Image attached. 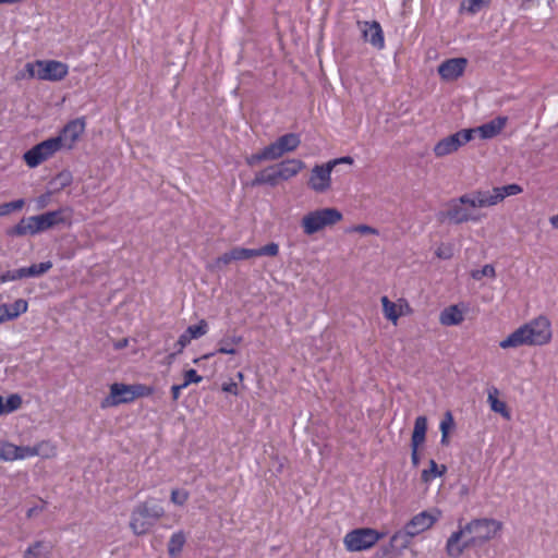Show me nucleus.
<instances>
[{
	"label": "nucleus",
	"instance_id": "1",
	"mask_svg": "<svg viewBox=\"0 0 558 558\" xmlns=\"http://www.w3.org/2000/svg\"><path fill=\"white\" fill-rule=\"evenodd\" d=\"M522 191L521 185L512 183L463 194L448 202L447 209L441 214L440 219H448L457 225L469 221L477 222L482 219V215L477 211L478 208L496 206L506 197L518 195Z\"/></svg>",
	"mask_w": 558,
	"mask_h": 558
},
{
	"label": "nucleus",
	"instance_id": "2",
	"mask_svg": "<svg viewBox=\"0 0 558 558\" xmlns=\"http://www.w3.org/2000/svg\"><path fill=\"white\" fill-rule=\"evenodd\" d=\"M502 526V522L496 519H473L451 533L446 542V553L451 558H459L465 549L481 546L497 537Z\"/></svg>",
	"mask_w": 558,
	"mask_h": 558
},
{
	"label": "nucleus",
	"instance_id": "3",
	"mask_svg": "<svg viewBox=\"0 0 558 558\" xmlns=\"http://www.w3.org/2000/svg\"><path fill=\"white\" fill-rule=\"evenodd\" d=\"M553 339L551 323L545 315H539L519 326L499 342L504 350L520 347H543Z\"/></svg>",
	"mask_w": 558,
	"mask_h": 558
},
{
	"label": "nucleus",
	"instance_id": "4",
	"mask_svg": "<svg viewBox=\"0 0 558 558\" xmlns=\"http://www.w3.org/2000/svg\"><path fill=\"white\" fill-rule=\"evenodd\" d=\"M440 512L438 510H424L411 518L404 525L402 531H397L390 537V546L395 547L400 544L402 549L410 545L411 538L428 531L439 520Z\"/></svg>",
	"mask_w": 558,
	"mask_h": 558
},
{
	"label": "nucleus",
	"instance_id": "5",
	"mask_svg": "<svg viewBox=\"0 0 558 558\" xmlns=\"http://www.w3.org/2000/svg\"><path fill=\"white\" fill-rule=\"evenodd\" d=\"M65 209L48 211L37 216L23 218L12 230L10 235L37 234L52 228L59 223H65L68 219L64 217Z\"/></svg>",
	"mask_w": 558,
	"mask_h": 558
},
{
	"label": "nucleus",
	"instance_id": "6",
	"mask_svg": "<svg viewBox=\"0 0 558 558\" xmlns=\"http://www.w3.org/2000/svg\"><path fill=\"white\" fill-rule=\"evenodd\" d=\"M165 514L163 507L154 499L138 504L131 513L130 529L140 536L146 534Z\"/></svg>",
	"mask_w": 558,
	"mask_h": 558
},
{
	"label": "nucleus",
	"instance_id": "7",
	"mask_svg": "<svg viewBox=\"0 0 558 558\" xmlns=\"http://www.w3.org/2000/svg\"><path fill=\"white\" fill-rule=\"evenodd\" d=\"M340 210L333 207H324L306 213L301 219V228L305 235H313L325 228L332 227L342 220Z\"/></svg>",
	"mask_w": 558,
	"mask_h": 558
},
{
	"label": "nucleus",
	"instance_id": "8",
	"mask_svg": "<svg viewBox=\"0 0 558 558\" xmlns=\"http://www.w3.org/2000/svg\"><path fill=\"white\" fill-rule=\"evenodd\" d=\"M153 392L154 389L151 387L142 384L126 385L114 383L110 386L109 395L101 400L100 407L107 409L122 403H130L136 398L148 397Z\"/></svg>",
	"mask_w": 558,
	"mask_h": 558
},
{
	"label": "nucleus",
	"instance_id": "9",
	"mask_svg": "<svg viewBox=\"0 0 558 558\" xmlns=\"http://www.w3.org/2000/svg\"><path fill=\"white\" fill-rule=\"evenodd\" d=\"M342 163L351 166L353 163V158L344 156L328 160L325 163L315 165L310 172L307 186L317 194L328 192L332 185L331 172L337 166Z\"/></svg>",
	"mask_w": 558,
	"mask_h": 558
},
{
	"label": "nucleus",
	"instance_id": "10",
	"mask_svg": "<svg viewBox=\"0 0 558 558\" xmlns=\"http://www.w3.org/2000/svg\"><path fill=\"white\" fill-rule=\"evenodd\" d=\"M25 70L31 78L40 81L58 82L69 73L68 64L57 60H37L27 62Z\"/></svg>",
	"mask_w": 558,
	"mask_h": 558
},
{
	"label": "nucleus",
	"instance_id": "11",
	"mask_svg": "<svg viewBox=\"0 0 558 558\" xmlns=\"http://www.w3.org/2000/svg\"><path fill=\"white\" fill-rule=\"evenodd\" d=\"M385 536V532H379L372 527H357L344 535L343 545L350 553L366 551Z\"/></svg>",
	"mask_w": 558,
	"mask_h": 558
},
{
	"label": "nucleus",
	"instance_id": "12",
	"mask_svg": "<svg viewBox=\"0 0 558 558\" xmlns=\"http://www.w3.org/2000/svg\"><path fill=\"white\" fill-rule=\"evenodd\" d=\"M61 150L59 141L50 137L24 153L23 159L29 168H36Z\"/></svg>",
	"mask_w": 558,
	"mask_h": 558
},
{
	"label": "nucleus",
	"instance_id": "13",
	"mask_svg": "<svg viewBox=\"0 0 558 558\" xmlns=\"http://www.w3.org/2000/svg\"><path fill=\"white\" fill-rule=\"evenodd\" d=\"M470 141H472V131L463 129L438 141L433 148V153L436 157L441 158L458 151Z\"/></svg>",
	"mask_w": 558,
	"mask_h": 558
},
{
	"label": "nucleus",
	"instance_id": "14",
	"mask_svg": "<svg viewBox=\"0 0 558 558\" xmlns=\"http://www.w3.org/2000/svg\"><path fill=\"white\" fill-rule=\"evenodd\" d=\"M86 129V120L84 117L69 121L59 132L54 140L59 141L60 148L72 149L76 142L84 134Z\"/></svg>",
	"mask_w": 558,
	"mask_h": 558
},
{
	"label": "nucleus",
	"instance_id": "15",
	"mask_svg": "<svg viewBox=\"0 0 558 558\" xmlns=\"http://www.w3.org/2000/svg\"><path fill=\"white\" fill-rule=\"evenodd\" d=\"M301 144V137L296 133H287L279 136L275 142L267 145L270 160H277L283 155L296 150Z\"/></svg>",
	"mask_w": 558,
	"mask_h": 558
},
{
	"label": "nucleus",
	"instance_id": "16",
	"mask_svg": "<svg viewBox=\"0 0 558 558\" xmlns=\"http://www.w3.org/2000/svg\"><path fill=\"white\" fill-rule=\"evenodd\" d=\"M357 27L364 41L377 50L385 48V37L380 24L377 21H359Z\"/></svg>",
	"mask_w": 558,
	"mask_h": 558
},
{
	"label": "nucleus",
	"instance_id": "17",
	"mask_svg": "<svg viewBox=\"0 0 558 558\" xmlns=\"http://www.w3.org/2000/svg\"><path fill=\"white\" fill-rule=\"evenodd\" d=\"M383 313L386 319L391 322L395 326L401 316L409 315L412 313V308L409 302L401 298L397 302H392L388 296H381Z\"/></svg>",
	"mask_w": 558,
	"mask_h": 558
},
{
	"label": "nucleus",
	"instance_id": "18",
	"mask_svg": "<svg viewBox=\"0 0 558 558\" xmlns=\"http://www.w3.org/2000/svg\"><path fill=\"white\" fill-rule=\"evenodd\" d=\"M427 432L426 416H417L414 422V427L411 437V461L413 466L420 464L418 448L425 442Z\"/></svg>",
	"mask_w": 558,
	"mask_h": 558
},
{
	"label": "nucleus",
	"instance_id": "19",
	"mask_svg": "<svg viewBox=\"0 0 558 558\" xmlns=\"http://www.w3.org/2000/svg\"><path fill=\"white\" fill-rule=\"evenodd\" d=\"M468 66V59L451 58L442 61L438 66V74L446 82L457 81L463 75Z\"/></svg>",
	"mask_w": 558,
	"mask_h": 558
},
{
	"label": "nucleus",
	"instance_id": "20",
	"mask_svg": "<svg viewBox=\"0 0 558 558\" xmlns=\"http://www.w3.org/2000/svg\"><path fill=\"white\" fill-rule=\"evenodd\" d=\"M233 262L245 260L252 257L258 256H277L279 253V245L275 242L268 243L259 248H245V247H233L231 250Z\"/></svg>",
	"mask_w": 558,
	"mask_h": 558
},
{
	"label": "nucleus",
	"instance_id": "21",
	"mask_svg": "<svg viewBox=\"0 0 558 558\" xmlns=\"http://www.w3.org/2000/svg\"><path fill=\"white\" fill-rule=\"evenodd\" d=\"M507 122V117L499 116L477 128L466 130L472 131V138L477 134L482 140H490L501 133Z\"/></svg>",
	"mask_w": 558,
	"mask_h": 558
},
{
	"label": "nucleus",
	"instance_id": "22",
	"mask_svg": "<svg viewBox=\"0 0 558 558\" xmlns=\"http://www.w3.org/2000/svg\"><path fill=\"white\" fill-rule=\"evenodd\" d=\"M32 458L31 446H17L9 441L0 442V459L16 461Z\"/></svg>",
	"mask_w": 558,
	"mask_h": 558
},
{
	"label": "nucleus",
	"instance_id": "23",
	"mask_svg": "<svg viewBox=\"0 0 558 558\" xmlns=\"http://www.w3.org/2000/svg\"><path fill=\"white\" fill-rule=\"evenodd\" d=\"M278 171V175L281 181H289L296 177L304 168L305 163L300 159H286L278 163H275Z\"/></svg>",
	"mask_w": 558,
	"mask_h": 558
},
{
	"label": "nucleus",
	"instance_id": "24",
	"mask_svg": "<svg viewBox=\"0 0 558 558\" xmlns=\"http://www.w3.org/2000/svg\"><path fill=\"white\" fill-rule=\"evenodd\" d=\"M466 307L462 305H450L442 310L439 315V323L442 326H457L464 320V312Z\"/></svg>",
	"mask_w": 558,
	"mask_h": 558
},
{
	"label": "nucleus",
	"instance_id": "25",
	"mask_svg": "<svg viewBox=\"0 0 558 558\" xmlns=\"http://www.w3.org/2000/svg\"><path fill=\"white\" fill-rule=\"evenodd\" d=\"M280 181L281 180L278 175L276 166L271 165L255 174V178L252 181V186H257V185L276 186Z\"/></svg>",
	"mask_w": 558,
	"mask_h": 558
},
{
	"label": "nucleus",
	"instance_id": "26",
	"mask_svg": "<svg viewBox=\"0 0 558 558\" xmlns=\"http://www.w3.org/2000/svg\"><path fill=\"white\" fill-rule=\"evenodd\" d=\"M242 340L243 339L241 336H232V337L221 338L218 341V348H217L216 352L207 353L202 359L207 360V359L214 356L216 353L234 355L238 352L235 349V345L240 344L242 342Z\"/></svg>",
	"mask_w": 558,
	"mask_h": 558
},
{
	"label": "nucleus",
	"instance_id": "27",
	"mask_svg": "<svg viewBox=\"0 0 558 558\" xmlns=\"http://www.w3.org/2000/svg\"><path fill=\"white\" fill-rule=\"evenodd\" d=\"M32 458L40 457L41 459H52L57 456V445L48 439L40 440L34 446H31Z\"/></svg>",
	"mask_w": 558,
	"mask_h": 558
},
{
	"label": "nucleus",
	"instance_id": "28",
	"mask_svg": "<svg viewBox=\"0 0 558 558\" xmlns=\"http://www.w3.org/2000/svg\"><path fill=\"white\" fill-rule=\"evenodd\" d=\"M5 322L16 319L28 310V303L24 299H17L12 304H2Z\"/></svg>",
	"mask_w": 558,
	"mask_h": 558
},
{
	"label": "nucleus",
	"instance_id": "29",
	"mask_svg": "<svg viewBox=\"0 0 558 558\" xmlns=\"http://www.w3.org/2000/svg\"><path fill=\"white\" fill-rule=\"evenodd\" d=\"M50 555L51 545L44 541H37L26 548L23 558H50Z\"/></svg>",
	"mask_w": 558,
	"mask_h": 558
},
{
	"label": "nucleus",
	"instance_id": "30",
	"mask_svg": "<svg viewBox=\"0 0 558 558\" xmlns=\"http://www.w3.org/2000/svg\"><path fill=\"white\" fill-rule=\"evenodd\" d=\"M498 395H499V391L497 388H492L488 391L487 401L490 405V409L494 412L501 414L505 418H509L510 413L507 409V404L504 401L498 399Z\"/></svg>",
	"mask_w": 558,
	"mask_h": 558
},
{
	"label": "nucleus",
	"instance_id": "31",
	"mask_svg": "<svg viewBox=\"0 0 558 558\" xmlns=\"http://www.w3.org/2000/svg\"><path fill=\"white\" fill-rule=\"evenodd\" d=\"M52 263L51 262H43L39 264H33L29 267H22L20 268L22 279L23 278H31V277H38L43 274L47 272L49 269H51Z\"/></svg>",
	"mask_w": 558,
	"mask_h": 558
},
{
	"label": "nucleus",
	"instance_id": "32",
	"mask_svg": "<svg viewBox=\"0 0 558 558\" xmlns=\"http://www.w3.org/2000/svg\"><path fill=\"white\" fill-rule=\"evenodd\" d=\"M21 405L22 398L16 393L10 395L5 400L0 396V415L12 413L20 409Z\"/></svg>",
	"mask_w": 558,
	"mask_h": 558
},
{
	"label": "nucleus",
	"instance_id": "33",
	"mask_svg": "<svg viewBox=\"0 0 558 558\" xmlns=\"http://www.w3.org/2000/svg\"><path fill=\"white\" fill-rule=\"evenodd\" d=\"M446 471V465H438L435 460H429V468L422 471L421 477L424 483H430L435 478L442 476Z\"/></svg>",
	"mask_w": 558,
	"mask_h": 558
},
{
	"label": "nucleus",
	"instance_id": "34",
	"mask_svg": "<svg viewBox=\"0 0 558 558\" xmlns=\"http://www.w3.org/2000/svg\"><path fill=\"white\" fill-rule=\"evenodd\" d=\"M454 428V420L453 415L450 411H447L440 421L439 429L441 432V445H448L449 444V434Z\"/></svg>",
	"mask_w": 558,
	"mask_h": 558
},
{
	"label": "nucleus",
	"instance_id": "35",
	"mask_svg": "<svg viewBox=\"0 0 558 558\" xmlns=\"http://www.w3.org/2000/svg\"><path fill=\"white\" fill-rule=\"evenodd\" d=\"M209 330V325L205 319H201L196 325L189 326L185 331L193 340L205 336Z\"/></svg>",
	"mask_w": 558,
	"mask_h": 558
},
{
	"label": "nucleus",
	"instance_id": "36",
	"mask_svg": "<svg viewBox=\"0 0 558 558\" xmlns=\"http://www.w3.org/2000/svg\"><path fill=\"white\" fill-rule=\"evenodd\" d=\"M185 543V536L182 532L174 533L168 544V550L171 556L179 554Z\"/></svg>",
	"mask_w": 558,
	"mask_h": 558
},
{
	"label": "nucleus",
	"instance_id": "37",
	"mask_svg": "<svg viewBox=\"0 0 558 558\" xmlns=\"http://www.w3.org/2000/svg\"><path fill=\"white\" fill-rule=\"evenodd\" d=\"M489 3V0H463L461 3L462 10L469 12V13H476L478 12L484 5H487Z\"/></svg>",
	"mask_w": 558,
	"mask_h": 558
},
{
	"label": "nucleus",
	"instance_id": "38",
	"mask_svg": "<svg viewBox=\"0 0 558 558\" xmlns=\"http://www.w3.org/2000/svg\"><path fill=\"white\" fill-rule=\"evenodd\" d=\"M23 199H16L9 203L0 204V217L10 215L12 211L21 210L24 206Z\"/></svg>",
	"mask_w": 558,
	"mask_h": 558
},
{
	"label": "nucleus",
	"instance_id": "39",
	"mask_svg": "<svg viewBox=\"0 0 558 558\" xmlns=\"http://www.w3.org/2000/svg\"><path fill=\"white\" fill-rule=\"evenodd\" d=\"M270 160V155L267 150V147H264L260 151L253 154L246 158V163L248 166H256L262 161Z\"/></svg>",
	"mask_w": 558,
	"mask_h": 558
},
{
	"label": "nucleus",
	"instance_id": "40",
	"mask_svg": "<svg viewBox=\"0 0 558 558\" xmlns=\"http://www.w3.org/2000/svg\"><path fill=\"white\" fill-rule=\"evenodd\" d=\"M190 494L185 489H172L171 492V502L178 506H183L189 500Z\"/></svg>",
	"mask_w": 558,
	"mask_h": 558
},
{
	"label": "nucleus",
	"instance_id": "41",
	"mask_svg": "<svg viewBox=\"0 0 558 558\" xmlns=\"http://www.w3.org/2000/svg\"><path fill=\"white\" fill-rule=\"evenodd\" d=\"M496 275L495 268L492 265H485L482 269L474 270L472 272V278L475 280H481L483 277H492L494 278Z\"/></svg>",
	"mask_w": 558,
	"mask_h": 558
},
{
	"label": "nucleus",
	"instance_id": "42",
	"mask_svg": "<svg viewBox=\"0 0 558 558\" xmlns=\"http://www.w3.org/2000/svg\"><path fill=\"white\" fill-rule=\"evenodd\" d=\"M183 376L184 381L182 385H184L185 388L191 384H199L203 380V377L193 368L185 371Z\"/></svg>",
	"mask_w": 558,
	"mask_h": 558
},
{
	"label": "nucleus",
	"instance_id": "43",
	"mask_svg": "<svg viewBox=\"0 0 558 558\" xmlns=\"http://www.w3.org/2000/svg\"><path fill=\"white\" fill-rule=\"evenodd\" d=\"M22 279L21 270H7L0 275V284Z\"/></svg>",
	"mask_w": 558,
	"mask_h": 558
},
{
	"label": "nucleus",
	"instance_id": "44",
	"mask_svg": "<svg viewBox=\"0 0 558 558\" xmlns=\"http://www.w3.org/2000/svg\"><path fill=\"white\" fill-rule=\"evenodd\" d=\"M435 255L440 259H450L453 256L452 247L450 245H440L435 251Z\"/></svg>",
	"mask_w": 558,
	"mask_h": 558
},
{
	"label": "nucleus",
	"instance_id": "45",
	"mask_svg": "<svg viewBox=\"0 0 558 558\" xmlns=\"http://www.w3.org/2000/svg\"><path fill=\"white\" fill-rule=\"evenodd\" d=\"M231 250L229 252L223 253L221 256L216 258V260L214 262V267L221 269L223 266L229 265L231 262H233V258H231Z\"/></svg>",
	"mask_w": 558,
	"mask_h": 558
},
{
	"label": "nucleus",
	"instance_id": "46",
	"mask_svg": "<svg viewBox=\"0 0 558 558\" xmlns=\"http://www.w3.org/2000/svg\"><path fill=\"white\" fill-rule=\"evenodd\" d=\"M349 232H359L361 234H374V235L378 234L377 229H375L371 226H367V225H359V226L352 227L351 229H349Z\"/></svg>",
	"mask_w": 558,
	"mask_h": 558
},
{
	"label": "nucleus",
	"instance_id": "47",
	"mask_svg": "<svg viewBox=\"0 0 558 558\" xmlns=\"http://www.w3.org/2000/svg\"><path fill=\"white\" fill-rule=\"evenodd\" d=\"M193 339L190 338V336L187 335L186 331H184L178 339L177 343H175V348H177V353H181L184 348L191 343Z\"/></svg>",
	"mask_w": 558,
	"mask_h": 558
},
{
	"label": "nucleus",
	"instance_id": "48",
	"mask_svg": "<svg viewBox=\"0 0 558 558\" xmlns=\"http://www.w3.org/2000/svg\"><path fill=\"white\" fill-rule=\"evenodd\" d=\"M50 197H51V193L50 192H47L43 195H40L37 199H36V203H37V207L38 208H44L48 205L49 201H50Z\"/></svg>",
	"mask_w": 558,
	"mask_h": 558
},
{
	"label": "nucleus",
	"instance_id": "49",
	"mask_svg": "<svg viewBox=\"0 0 558 558\" xmlns=\"http://www.w3.org/2000/svg\"><path fill=\"white\" fill-rule=\"evenodd\" d=\"M222 390L225 392H229V393H232V395H238V385L233 381H230V383H225L222 385Z\"/></svg>",
	"mask_w": 558,
	"mask_h": 558
},
{
	"label": "nucleus",
	"instance_id": "50",
	"mask_svg": "<svg viewBox=\"0 0 558 558\" xmlns=\"http://www.w3.org/2000/svg\"><path fill=\"white\" fill-rule=\"evenodd\" d=\"M183 389H185V387H184V385H182V384H180V385H173V386L171 387L172 399H173L174 401H177V400L180 398L181 392H182V390H183Z\"/></svg>",
	"mask_w": 558,
	"mask_h": 558
},
{
	"label": "nucleus",
	"instance_id": "51",
	"mask_svg": "<svg viewBox=\"0 0 558 558\" xmlns=\"http://www.w3.org/2000/svg\"><path fill=\"white\" fill-rule=\"evenodd\" d=\"M58 179L61 180V185L64 187L70 184L71 182V174L69 172L60 173L58 175Z\"/></svg>",
	"mask_w": 558,
	"mask_h": 558
},
{
	"label": "nucleus",
	"instance_id": "52",
	"mask_svg": "<svg viewBox=\"0 0 558 558\" xmlns=\"http://www.w3.org/2000/svg\"><path fill=\"white\" fill-rule=\"evenodd\" d=\"M128 343H129V340L126 338H124V339H121L118 342H116L114 348L120 350V349L125 348L128 345Z\"/></svg>",
	"mask_w": 558,
	"mask_h": 558
},
{
	"label": "nucleus",
	"instance_id": "53",
	"mask_svg": "<svg viewBox=\"0 0 558 558\" xmlns=\"http://www.w3.org/2000/svg\"><path fill=\"white\" fill-rule=\"evenodd\" d=\"M39 511H41V508H39V507H33V508H29V509L27 510V513H26V514H27V517H28V518H32L33 515H35V514H36V513H38Z\"/></svg>",
	"mask_w": 558,
	"mask_h": 558
},
{
	"label": "nucleus",
	"instance_id": "54",
	"mask_svg": "<svg viewBox=\"0 0 558 558\" xmlns=\"http://www.w3.org/2000/svg\"><path fill=\"white\" fill-rule=\"evenodd\" d=\"M549 222L553 228L558 229V214L549 218Z\"/></svg>",
	"mask_w": 558,
	"mask_h": 558
},
{
	"label": "nucleus",
	"instance_id": "55",
	"mask_svg": "<svg viewBox=\"0 0 558 558\" xmlns=\"http://www.w3.org/2000/svg\"><path fill=\"white\" fill-rule=\"evenodd\" d=\"M2 308H4V307L2 306V304H0V324L5 322Z\"/></svg>",
	"mask_w": 558,
	"mask_h": 558
},
{
	"label": "nucleus",
	"instance_id": "56",
	"mask_svg": "<svg viewBox=\"0 0 558 558\" xmlns=\"http://www.w3.org/2000/svg\"><path fill=\"white\" fill-rule=\"evenodd\" d=\"M238 377H239V379L242 380L243 379V374L242 373H238Z\"/></svg>",
	"mask_w": 558,
	"mask_h": 558
}]
</instances>
